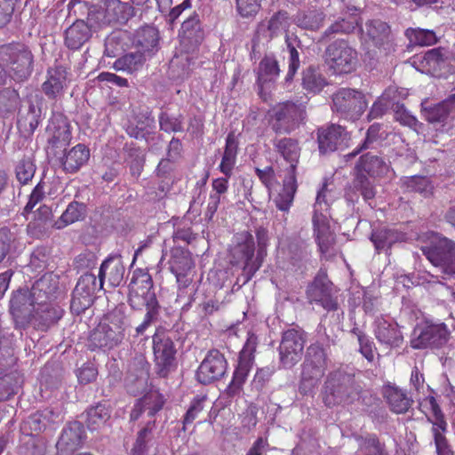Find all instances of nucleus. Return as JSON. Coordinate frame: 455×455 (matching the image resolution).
Wrapping results in <instances>:
<instances>
[{"label": "nucleus", "mask_w": 455, "mask_h": 455, "mask_svg": "<svg viewBox=\"0 0 455 455\" xmlns=\"http://www.w3.org/2000/svg\"><path fill=\"white\" fill-rule=\"evenodd\" d=\"M362 391L355 375L337 369L328 373L322 390V399L325 406L352 404L359 399Z\"/></svg>", "instance_id": "1"}, {"label": "nucleus", "mask_w": 455, "mask_h": 455, "mask_svg": "<svg viewBox=\"0 0 455 455\" xmlns=\"http://www.w3.org/2000/svg\"><path fill=\"white\" fill-rule=\"evenodd\" d=\"M125 316L120 311L107 314L92 331L87 341L90 351L108 352L122 344L125 339Z\"/></svg>", "instance_id": "2"}, {"label": "nucleus", "mask_w": 455, "mask_h": 455, "mask_svg": "<svg viewBox=\"0 0 455 455\" xmlns=\"http://www.w3.org/2000/svg\"><path fill=\"white\" fill-rule=\"evenodd\" d=\"M329 363L330 358L323 344L316 341L307 347L299 384L300 395H309L315 393L328 369Z\"/></svg>", "instance_id": "3"}, {"label": "nucleus", "mask_w": 455, "mask_h": 455, "mask_svg": "<svg viewBox=\"0 0 455 455\" xmlns=\"http://www.w3.org/2000/svg\"><path fill=\"white\" fill-rule=\"evenodd\" d=\"M306 118L305 103L293 100L278 102L267 113V124L277 135L291 133L305 123Z\"/></svg>", "instance_id": "4"}, {"label": "nucleus", "mask_w": 455, "mask_h": 455, "mask_svg": "<svg viewBox=\"0 0 455 455\" xmlns=\"http://www.w3.org/2000/svg\"><path fill=\"white\" fill-rule=\"evenodd\" d=\"M0 60L16 82L28 80L34 68V55L29 46L21 42H12L0 46Z\"/></svg>", "instance_id": "5"}, {"label": "nucleus", "mask_w": 455, "mask_h": 455, "mask_svg": "<svg viewBox=\"0 0 455 455\" xmlns=\"http://www.w3.org/2000/svg\"><path fill=\"white\" fill-rule=\"evenodd\" d=\"M153 285L152 276L147 269L137 268L133 271L128 295L132 308L141 310L143 307H160Z\"/></svg>", "instance_id": "6"}, {"label": "nucleus", "mask_w": 455, "mask_h": 455, "mask_svg": "<svg viewBox=\"0 0 455 455\" xmlns=\"http://www.w3.org/2000/svg\"><path fill=\"white\" fill-rule=\"evenodd\" d=\"M325 63L336 75L349 74L358 64V52L345 39H337L325 49Z\"/></svg>", "instance_id": "7"}, {"label": "nucleus", "mask_w": 455, "mask_h": 455, "mask_svg": "<svg viewBox=\"0 0 455 455\" xmlns=\"http://www.w3.org/2000/svg\"><path fill=\"white\" fill-rule=\"evenodd\" d=\"M331 100L332 111L347 120L359 119L368 107L363 92L352 88H339Z\"/></svg>", "instance_id": "8"}, {"label": "nucleus", "mask_w": 455, "mask_h": 455, "mask_svg": "<svg viewBox=\"0 0 455 455\" xmlns=\"http://www.w3.org/2000/svg\"><path fill=\"white\" fill-rule=\"evenodd\" d=\"M152 339L156 373L160 378H167L177 366L174 343L167 335L158 331Z\"/></svg>", "instance_id": "9"}, {"label": "nucleus", "mask_w": 455, "mask_h": 455, "mask_svg": "<svg viewBox=\"0 0 455 455\" xmlns=\"http://www.w3.org/2000/svg\"><path fill=\"white\" fill-rule=\"evenodd\" d=\"M169 270L175 275L179 288H188L193 282L196 263L189 250L173 246L170 250Z\"/></svg>", "instance_id": "10"}, {"label": "nucleus", "mask_w": 455, "mask_h": 455, "mask_svg": "<svg viewBox=\"0 0 455 455\" xmlns=\"http://www.w3.org/2000/svg\"><path fill=\"white\" fill-rule=\"evenodd\" d=\"M70 82V68L61 64H55L47 68L41 89L47 100L57 101L63 98Z\"/></svg>", "instance_id": "11"}, {"label": "nucleus", "mask_w": 455, "mask_h": 455, "mask_svg": "<svg viewBox=\"0 0 455 455\" xmlns=\"http://www.w3.org/2000/svg\"><path fill=\"white\" fill-rule=\"evenodd\" d=\"M423 254L435 266L440 267L443 272L455 277V243L446 237L440 239L435 244L422 249Z\"/></svg>", "instance_id": "12"}, {"label": "nucleus", "mask_w": 455, "mask_h": 455, "mask_svg": "<svg viewBox=\"0 0 455 455\" xmlns=\"http://www.w3.org/2000/svg\"><path fill=\"white\" fill-rule=\"evenodd\" d=\"M305 342L306 339L301 331L288 329L282 333L278 352L283 367L291 368L301 359Z\"/></svg>", "instance_id": "13"}, {"label": "nucleus", "mask_w": 455, "mask_h": 455, "mask_svg": "<svg viewBox=\"0 0 455 455\" xmlns=\"http://www.w3.org/2000/svg\"><path fill=\"white\" fill-rule=\"evenodd\" d=\"M228 362L218 349H211L197 368L196 376L198 382L207 385L220 379L226 373Z\"/></svg>", "instance_id": "14"}, {"label": "nucleus", "mask_w": 455, "mask_h": 455, "mask_svg": "<svg viewBox=\"0 0 455 455\" xmlns=\"http://www.w3.org/2000/svg\"><path fill=\"white\" fill-rule=\"evenodd\" d=\"M45 135L48 147L51 149L68 146L72 140L68 118L60 112H53L45 127Z\"/></svg>", "instance_id": "15"}, {"label": "nucleus", "mask_w": 455, "mask_h": 455, "mask_svg": "<svg viewBox=\"0 0 455 455\" xmlns=\"http://www.w3.org/2000/svg\"><path fill=\"white\" fill-rule=\"evenodd\" d=\"M306 295L310 304L320 305L327 311L338 309L337 298L332 294V283L326 275H316L307 287Z\"/></svg>", "instance_id": "16"}, {"label": "nucleus", "mask_w": 455, "mask_h": 455, "mask_svg": "<svg viewBox=\"0 0 455 455\" xmlns=\"http://www.w3.org/2000/svg\"><path fill=\"white\" fill-rule=\"evenodd\" d=\"M450 331L445 323L427 324L411 340V347L414 349L440 347L448 341Z\"/></svg>", "instance_id": "17"}, {"label": "nucleus", "mask_w": 455, "mask_h": 455, "mask_svg": "<svg viewBox=\"0 0 455 455\" xmlns=\"http://www.w3.org/2000/svg\"><path fill=\"white\" fill-rule=\"evenodd\" d=\"M373 332L379 343L389 347H399L403 342V336L397 323L383 315L374 320Z\"/></svg>", "instance_id": "18"}, {"label": "nucleus", "mask_w": 455, "mask_h": 455, "mask_svg": "<svg viewBox=\"0 0 455 455\" xmlns=\"http://www.w3.org/2000/svg\"><path fill=\"white\" fill-rule=\"evenodd\" d=\"M34 328L37 331H47L63 316L64 310L58 302L32 304Z\"/></svg>", "instance_id": "19"}, {"label": "nucleus", "mask_w": 455, "mask_h": 455, "mask_svg": "<svg viewBox=\"0 0 455 455\" xmlns=\"http://www.w3.org/2000/svg\"><path fill=\"white\" fill-rule=\"evenodd\" d=\"M84 428L82 423H68L61 431L56 443L57 455H70L78 450L83 443Z\"/></svg>", "instance_id": "20"}, {"label": "nucleus", "mask_w": 455, "mask_h": 455, "mask_svg": "<svg viewBox=\"0 0 455 455\" xmlns=\"http://www.w3.org/2000/svg\"><path fill=\"white\" fill-rule=\"evenodd\" d=\"M59 283V277L53 273L44 274L35 282L31 288V305L56 301Z\"/></svg>", "instance_id": "21"}, {"label": "nucleus", "mask_w": 455, "mask_h": 455, "mask_svg": "<svg viewBox=\"0 0 455 455\" xmlns=\"http://www.w3.org/2000/svg\"><path fill=\"white\" fill-rule=\"evenodd\" d=\"M273 146L276 153H278L290 166L287 169V175L297 176V166L299 162L301 148L297 139L291 137H283L273 140Z\"/></svg>", "instance_id": "22"}, {"label": "nucleus", "mask_w": 455, "mask_h": 455, "mask_svg": "<svg viewBox=\"0 0 455 455\" xmlns=\"http://www.w3.org/2000/svg\"><path fill=\"white\" fill-rule=\"evenodd\" d=\"M344 132L345 128L339 124H330L318 127L316 140L320 154L325 155L337 150Z\"/></svg>", "instance_id": "23"}, {"label": "nucleus", "mask_w": 455, "mask_h": 455, "mask_svg": "<svg viewBox=\"0 0 455 455\" xmlns=\"http://www.w3.org/2000/svg\"><path fill=\"white\" fill-rule=\"evenodd\" d=\"M165 403L164 395L158 391H150L138 399L131 411L130 419L136 421L142 413L146 412L148 417L153 418L160 411Z\"/></svg>", "instance_id": "24"}, {"label": "nucleus", "mask_w": 455, "mask_h": 455, "mask_svg": "<svg viewBox=\"0 0 455 455\" xmlns=\"http://www.w3.org/2000/svg\"><path fill=\"white\" fill-rule=\"evenodd\" d=\"M381 393L390 411L396 414L407 412L413 403L406 390L394 384L383 386Z\"/></svg>", "instance_id": "25"}, {"label": "nucleus", "mask_w": 455, "mask_h": 455, "mask_svg": "<svg viewBox=\"0 0 455 455\" xmlns=\"http://www.w3.org/2000/svg\"><path fill=\"white\" fill-rule=\"evenodd\" d=\"M90 159V149L84 144H77L66 151L60 158L65 173L74 174L84 166Z\"/></svg>", "instance_id": "26"}, {"label": "nucleus", "mask_w": 455, "mask_h": 455, "mask_svg": "<svg viewBox=\"0 0 455 455\" xmlns=\"http://www.w3.org/2000/svg\"><path fill=\"white\" fill-rule=\"evenodd\" d=\"M388 164L379 156L366 153L360 156L355 166V172L371 178L382 177L387 173Z\"/></svg>", "instance_id": "27"}, {"label": "nucleus", "mask_w": 455, "mask_h": 455, "mask_svg": "<svg viewBox=\"0 0 455 455\" xmlns=\"http://www.w3.org/2000/svg\"><path fill=\"white\" fill-rule=\"evenodd\" d=\"M90 37V27L84 20H78L66 29L64 44L70 50H79Z\"/></svg>", "instance_id": "28"}, {"label": "nucleus", "mask_w": 455, "mask_h": 455, "mask_svg": "<svg viewBox=\"0 0 455 455\" xmlns=\"http://www.w3.org/2000/svg\"><path fill=\"white\" fill-rule=\"evenodd\" d=\"M40 117L41 108L29 100L28 106L19 111L17 127L21 132L33 134L40 124Z\"/></svg>", "instance_id": "29"}, {"label": "nucleus", "mask_w": 455, "mask_h": 455, "mask_svg": "<svg viewBox=\"0 0 455 455\" xmlns=\"http://www.w3.org/2000/svg\"><path fill=\"white\" fill-rule=\"evenodd\" d=\"M371 241L378 253L388 251L394 243L403 239V234L394 228L386 227L375 228L371 231Z\"/></svg>", "instance_id": "30"}, {"label": "nucleus", "mask_w": 455, "mask_h": 455, "mask_svg": "<svg viewBox=\"0 0 455 455\" xmlns=\"http://www.w3.org/2000/svg\"><path fill=\"white\" fill-rule=\"evenodd\" d=\"M280 74L278 61L273 54L265 55L259 63L256 83L260 91L270 82H275Z\"/></svg>", "instance_id": "31"}, {"label": "nucleus", "mask_w": 455, "mask_h": 455, "mask_svg": "<svg viewBox=\"0 0 455 455\" xmlns=\"http://www.w3.org/2000/svg\"><path fill=\"white\" fill-rule=\"evenodd\" d=\"M159 42V32L153 26H143L136 30L132 44L140 49V52H149L156 50Z\"/></svg>", "instance_id": "32"}, {"label": "nucleus", "mask_w": 455, "mask_h": 455, "mask_svg": "<svg viewBox=\"0 0 455 455\" xmlns=\"http://www.w3.org/2000/svg\"><path fill=\"white\" fill-rule=\"evenodd\" d=\"M254 362L238 357L237 365L234 371L232 379L226 388L228 396L238 395L243 389V386L246 382Z\"/></svg>", "instance_id": "33"}, {"label": "nucleus", "mask_w": 455, "mask_h": 455, "mask_svg": "<svg viewBox=\"0 0 455 455\" xmlns=\"http://www.w3.org/2000/svg\"><path fill=\"white\" fill-rule=\"evenodd\" d=\"M27 300L26 292L18 291L10 300V311L13 316L15 329L25 330L30 324L34 326L33 311L26 315L22 313V306Z\"/></svg>", "instance_id": "34"}, {"label": "nucleus", "mask_w": 455, "mask_h": 455, "mask_svg": "<svg viewBox=\"0 0 455 455\" xmlns=\"http://www.w3.org/2000/svg\"><path fill=\"white\" fill-rule=\"evenodd\" d=\"M238 154V141L233 132L228 134L219 170L228 178L233 174Z\"/></svg>", "instance_id": "35"}, {"label": "nucleus", "mask_w": 455, "mask_h": 455, "mask_svg": "<svg viewBox=\"0 0 455 455\" xmlns=\"http://www.w3.org/2000/svg\"><path fill=\"white\" fill-rule=\"evenodd\" d=\"M179 36L181 44L198 45L204 37L198 15L190 16L181 25Z\"/></svg>", "instance_id": "36"}, {"label": "nucleus", "mask_w": 455, "mask_h": 455, "mask_svg": "<svg viewBox=\"0 0 455 455\" xmlns=\"http://www.w3.org/2000/svg\"><path fill=\"white\" fill-rule=\"evenodd\" d=\"M124 274V267L121 262L115 261L112 259H105L100 265L99 270V288H103L104 279L106 276L113 287L118 286L123 280Z\"/></svg>", "instance_id": "37"}, {"label": "nucleus", "mask_w": 455, "mask_h": 455, "mask_svg": "<svg viewBox=\"0 0 455 455\" xmlns=\"http://www.w3.org/2000/svg\"><path fill=\"white\" fill-rule=\"evenodd\" d=\"M59 415L52 409H44L32 414L27 421L31 431V435H38L44 432L48 427L57 424Z\"/></svg>", "instance_id": "38"}, {"label": "nucleus", "mask_w": 455, "mask_h": 455, "mask_svg": "<svg viewBox=\"0 0 455 455\" xmlns=\"http://www.w3.org/2000/svg\"><path fill=\"white\" fill-rule=\"evenodd\" d=\"M145 62V54L140 51H137L135 52L125 53L117 58L113 64V68L116 71L132 75L140 70Z\"/></svg>", "instance_id": "39"}, {"label": "nucleus", "mask_w": 455, "mask_h": 455, "mask_svg": "<svg viewBox=\"0 0 455 455\" xmlns=\"http://www.w3.org/2000/svg\"><path fill=\"white\" fill-rule=\"evenodd\" d=\"M402 188L406 192L419 193L425 198L434 194L435 187L429 178L426 176L413 175L401 180Z\"/></svg>", "instance_id": "40"}, {"label": "nucleus", "mask_w": 455, "mask_h": 455, "mask_svg": "<svg viewBox=\"0 0 455 455\" xmlns=\"http://www.w3.org/2000/svg\"><path fill=\"white\" fill-rule=\"evenodd\" d=\"M297 176L287 175L283 180V185L281 192L275 199V206L282 212H288L292 205L295 194L297 192Z\"/></svg>", "instance_id": "41"}, {"label": "nucleus", "mask_w": 455, "mask_h": 455, "mask_svg": "<svg viewBox=\"0 0 455 455\" xmlns=\"http://www.w3.org/2000/svg\"><path fill=\"white\" fill-rule=\"evenodd\" d=\"M86 215V205L83 203L71 202L61 216L54 222L56 229H61L76 221L82 220Z\"/></svg>", "instance_id": "42"}, {"label": "nucleus", "mask_w": 455, "mask_h": 455, "mask_svg": "<svg viewBox=\"0 0 455 455\" xmlns=\"http://www.w3.org/2000/svg\"><path fill=\"white\" fill-rule=\"evenodd\" d=\"M369 40L377 47H381L389 40L390 27L380 20H371L365 24Z\"/></svg>", "instance_id": "43"}, {"label": "nucleus", "mask_w": 455, "mask_h": 455, "mask_svg": "<svg viewBox=\"0 0 455 455\" xmlns=\"http://www.w3.org/2000/svg\"><path fill=\"white\" fill-rule=\"evenodd\" d=\"M361 18L356 14L340 18L331 24L323 32V38H328L337 34H350L359 28Z\"/></svg>", "instance_id": "44"}, {"label": "nucleus", "mask_w": 455, "mask_h": 455, "mask_svg": "<svg viewBox=\"0 0 455 455\" xmlns=\"http://www.w3.org/2000/svg\"><path fill=\"white\" fill-rule=\"evenodd\" d=\"M455 104V93L450 95L445 100L434 106L424 108V117L429 123H441L447 119L451 111V105Z\"/></svg>", "instance_id": "45"}, {"label": "nucleus", "mask_w": 455, "mask_h": 455, "mask_svg": "<svg viewBox=\"0 0 455 455\" xmlns=\"http://www.w3.org/2000/svg\"><path fill=\"white\" fill-rule=\"evenodd\" d=\"M446 53L445 49L442 47L428 50L422 56L420 65L427 72L435 74L442 69L449 59Z\"/></svg>", "instance_id": "46"}, {"label": "nucleus", "mask_w": 455, "mask_h": 455, "mask_svg": "<svg viewBox=\"0 0 455 455\" xmlns=\"http://www.w3.org/2000/svg\"><path fill=\"white\" fill-rule=\"evenodd\" d=\"M21 387L20 377L18 371L4 373L0 377V402L11 400Z\"/></svg>", "instance_id": "47"}, {"label": "nucleus", "mask_w": 455, "mask_h": 455, "mask_svg": "<svg viewBox=\"0 0 455 455\" xmlns=\"http://www.w3.org/2000/svg\"><path fill=\"white\" fill-rule=\"evenodd\" d=\"M86 425L92 430H98L103 427L110 419L111 411L109 407L102 403H97L95 406L89 408L86 411Z\"/></svg>", "instance_id": "48"}, {"label": "nucleus", "mask_w": 455, "mask_h": 455, "mask_svg": "<svg viewBox=\"0 0 455 455\" xmlns=\"http://www.w3.org/2000/svg\"><path fill=\"white\" fill-rule=\"evenodd\" d=\"M266 256L259 251H255L254 254H248L239 259H236L237 263H241L242 266V275L243 277V283H247L252 279L255 274L262 267Z\"/></svg>", "instance_id": "49"}, {"label": "nucleus", "mask_w": 455, "mask_h": 455, "mask_svg": "<svg viewBox=\"0 0 455 455\" xmlns=\"http://www.w3.org/2000/svg\"><path fill=\"white\" fill-rule=\"evenodd\" d=\"M328 84L321 72L310 66L303 71L302 85L309 92L318 93Z\"/></svg>", "instance_id": "50"}, {"label": "nucleus", "mask_w": 455, "mask_h": 455, "mask_svg": "<svg viewBox=\"0 0 455 455\" xmlns=\"http://www.w3.org/2000/svg\"><path fill=\"white\" fill-rule=\"evenodd\" d=\"M290 25V16L286 11L280 10L275 12L267 20V31L268 33V40L278 36L283 31H287Z\"/></svg>", "instance_id": "51"}, {"label": "nucleus", "mask_w": 455, "mask_h": 455, "mask_svg": "<svg viewBox=\"0 0 455 455\" xmlns=\"http://www.w3.org/2000/svg\"><path fill=\"white\" fill-rule=\"evenodd\" d=\"M325 15L318 10H309L298 13L296 16V24L307 30H318L323 23Z\"/></svg>", "instance_id": "52"}, {"label": "nucleus", "mask_w": 455, "mask_h": 455, "mask_svg": "<svg viewBox=\"0 0 455 455\" xmlns=\"http://www.w3.org/2000/svg\"><path fill=\"white\" fill-rule=\"evenodd\" d=\"M427 400L429 403L430 409L434 417V419L427 418V421L432 423L431 432H447L448 424L435 397L430 395L427 398Z\"/></svg>", "instance_id": "53"}, {"label": "nucleus", "mask_w": 455, "mask_h": 455, "mask_svg": "<svg viewBox=\"0 0 455 455\" xmlns=\"http://www.w3.org/2000/svg\"><path fill=\"white\" fill-rule=\"evenodd\" d=\"M20 104L19 92L12 88H4L0 91V115L4 116L16 110Z\"/></svg>", "instance_id": "54"}, {"label": "nucleus", "mask_w": 455, "mask_h": 455, "mask_svg": "<svg viewBox=\"0 0 455 455\" xmlns=\"http://www.w3.org/2000/svg\"><path fill=\"white\" fill-rule=\"evenodd\" d=\"M406 36L412 44L420 46L432 45L437 42L435 31L430 29L409 28L406 30Z\"/></svg>", "instance_id": "55"}, {"label": "nucleus", "mask_w": 455, "mask_h": 455, "mask_svg": "<svg viewBox=\"0 0 455 455\" xmlns=\"http://www.w3.org/2000/svg\"><path fill=\"white\" fill-rule=\"evenodd\" d=\"M257 251L255 248L254 237L249 231H243L238 234V242L235 246V259H239L248 254H254Z\"/></svg>", "instance_id": "56"}, {"label": "nucleus", "mask_w": 455, "mask_h": 455, "mask_svg": "<svg viewBox=\"0 0 455 455\" xmlns=\"http://www.w3.org/2000/svg\"><path fill=\"white\" fill-rule=\"evenodd\" d=\"M36 173V165L29 157L20 159L15 166V175L20 185H27Z\"/></svg>", "instance_id": "57"}, {"label": "nucleus", "mask_w": 455, "mask_h": 455, "mask_svg": "<svg viewBox=\"0 0 455 455\" xmlns=\"http://www.w3.org/2000/svg\"><path fill=\"white\" fill-rule=\"evenodd\" d=\"M99 288V281L94 274L85 273L80 276L73 291L75 294H85L92 296Z\"/></svg>", "instance_id": "58"}, {"label": "nucleus", "mask_w": 455, "mask_h": 455, "mask_svg": "<svg viewBox=\"0 0 455 455\" xmlns=\"http://www.w3.org/2000/svg\"><path fill=\"white\" fill-rule=\"evenodd\" d=\"M380 130L381 124H379L375 123L370 125L366 132L364 140L359 146H357L351 153H349L347 156L355 157L357 155H359L362 151L372 148L373 143H375L379 139Z\"/></svg>", "instance_id": "59"}, {"label": "nucleus", "mask_w": 455, "mask_h": 455, "mask_svg": "<svg viewBox=\"0 0 455 455\" xmlns=\"http://www.w3.org/2000/svg\"><path fill=\"white\" fill-rule=\"evenodd\" d=\"M160 129L164 132H180L183 131V116H172L167 112H161L158 116Z\"/></svg>", "instance_id": "60"}, {"label": "nucleus", "mask_w": 455, "mask_h": 455, "mask_svg": "<svg viewBox=\"0 0 455 455\" xmlns=\"http://www.w3.org/2000/svg\"><path fill=\"white\" fill-rule=\"evenodd\" d=\"M354 187L360 192L365 201L375 197L376 190L373 183L363 173L355 172Z\"/></svg>", "instance_id": "61"}, {"label": "nucleus", "mask_w": 455, "mask_h": 455, "mask_svg": "<svg viewBox=\"0 0 455 455\" xmlns=\"http://www.w3.org/2000/svg\"><path fill=\"white\" fill-rule=\"evenodd\" d=\"M205 401L206 396L204 395H196L191 401L190 405L182 420V428L184 431H186L187 426L192 424L194 420L198 418L199 414L204 411Z\"/></svg>", "instance_id": "62"}, {"label": "nucleus", "mask_w": 455, "mask_h": 455, "mask_svg": "<svg viewBox=\"0 0 455 455\" xmlns=\"http://www.w3.org/2000/svg\"><path fill=\"white\" fill-rule=\"evenodd\" d=\"M262 0H235L237 13L243 18H253L261 9Z\"/></svg>", "instance_id": "63"}, {"label": "nucleus", "mask_w": 455, "mask_h": 455, "mask_svg": "<svg viewBox=\"0 0 455 455\" xmlns=\"http://www.w3.org/2000/svg\"><path fill=\"white\" fill-rule=\"evenodd\" d=\"M312 222L315 239L333 233L331 230L328 218L322 212H317V210L314 211Z\"/></svg>", "instance_id": "64"}]
</instances>
